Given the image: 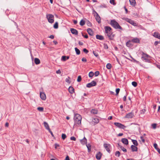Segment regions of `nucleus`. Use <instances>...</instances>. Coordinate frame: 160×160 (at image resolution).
Returning a JSON list of instances; mask_svg holds the SVG:
<instances>
[{"label":"nucleus","mask_w":160,"mask_h":160,"mask_svg":"<svg viewBox=\"0 0 160 160\" xmlns=\"http://www.w3.org/2000/svg\"><path fill=\"white\" fill-rule=\"evenodd\" d=\"M154 148L156 149V148H158L157 147H158V145L157 144L155 143L154 144Z\"/></svg>","instance_id":"obj_57"},{"label":"nucleus","mask_w":160,"mask_h":160,"mask_svg":"<svg viewBox=\"0 0 160 160\" xmlns=\"http://www.w3.org/2000/svg\"><path fill=\"white\" fill-rule=\"evenodd\" d=\"M131 41L129 40L126 43V46L128 47H130L132 46V45L130 43Z\"/></svg>","instance_id":"obj_29"},{"label":"nucleus","mask_w":160,"mask_h":160,"mask_svg":"<svg viewBox=\"0 0 160 160\" xmlns=\"http://www.w3.org/2000/svg\"><path fill=\"white\" fill-rule=\"evenodd\" d=\"M49 132L50 133L51 135H52V136L53 137L54 136V135L52 133V131L50 130H50H48Z\"/></svg>","instance_id":"obj_61"},{"label":"nucleus","mask_w":160,"mask_h":160,"mask_svg":"<svg viewBox=\"0 0 160 160\" xmlns=\"http://www.w3.org/2000/svg\"><path fill=\"white\" fill-rule=\"evenodd\" d=\"M157 124L156 123H153L152 124V128L155 129L156 128Z\"/></svg>","instance_id":"obj_47"},{"label":"nucleus","mask_w":160,"mask_h":160,"mask_svg":"<svg viewBox=\"0 0 160 160\" xmlns=\"http://www.w3.org/2000/svg\"><path fill=\"white\" fill-rule=\"evenodd\" d=\"M56 73H58V74H60L61 73V72L60 71V70H58L57 71H56Z\"/></svg>","instance_id":"obj_59"},{"label":"nucleus","mask_w":160,"mask_h":160,"mask_svg":"<svg viewBox=\"0 0 160 160\" xmlns=\"http://www.w3.org/2000/svg\"><path fill=\"white\" fill-rule=\"evenodd\" d=\"M68 91L71 94H72L74 92V89L72 86L69 87L68 88Z\"/></svg>","instance_id":"obj_23"},{"label":"nucleus","mask_w":160,"mask_h":160,"mask_svg":"<svg viewBox=\"0 0 160 160\" xmlns=\"http://www.w3.org/2000/svg\"><path fill=\"white\" fill-rule=\"evenodd\" d=\"M131 148L132 152H136L138 150V148L134 145H132L131 146Z\"/></svg>","instance_id":"obj_19"},{"label":"nucleus","mask_w":160,"mask_h":160,"mask_svg":"<svg viewBox=\"0 0 160 160\" xmlns=\"http://www.w3.org/2000/svg\"><path fill=\"white\" fill-rule=\"evenodd\" d=\"M40 98L42 100H44L46 99V96L44 92H40Z\"/></svg>","instance_id":"obj_12"},{"label":"nucleus","mask_w":160,"mask_h":160,"mask_svg":"<svg viewBox=\"0 0 160 160\" xmlns=\"http://www.w3.org/2000/svg\"><path fill=\"white\" fill-rule=\"evenodd\" d=\"M153 36L156 38L160 39V34L158 32H155L153 34Z\"/></svg>","instance_id":"obj_20"},{"label":"nucleus","mask_w":160,"mask_h":160,"mask_svg":"<svg viewBox=\"0 0 160 160\" xmlns=\"http://www.w3.org/2000/svg\"><path fill=\"white\" fill-rule=\"evenodd\" d=\"M121 141L125 145H128V140L125 138H123L122 139Z\"/></svg>","instance_id":"obj_21"},{"label":"nucleus","mask_w":160,"mask_h":160,"mask_svg":"<svg viewBox=\"0 0 160 160\" xmlns=\"http://www.w3.org/2000/svg\"><path fill=\"white\" fill-rule=\"evenodd\" d=\"M82 80V78L81 76H79L78 77V79L77 80V81L78 82H80Z\"/></svg>","instance_id":"obj_42"},{"label":"nucleus","mask_w":160,"mask_h":160,"mask_svg":"<svg viewBox=\"0 0 160 160\" xmlns=\"http://www.w3.org/2000/svg\"><path fill=\"white\" fill-rule=\"evenodd\" d=\"M112 65L110 63H108L106 65V68L108 69H110L111 68Z\"/></svg>","instance_id":"obj_32"},{"label":"nucleus","mask_w":160,"mask_h":160,"mask_svg":"<svg viewBox=\"0 0 160 160\" xmlns=\"http://www.w3.org/2000/svg\"><path fill=\"white\" fill-rule=\"evenodd\" d=\"M82 36H83V37H84L85 38H88V35H87V34H86L85 35H84V34L82 33Z\"/></svg>","instance_id":"obj_49"},{"label":"nucleus","mask_w":160,"mask_h":160,"mask_svg":"<svg viewBox=\"0 0 160 160\" xmlns=\"http://www.w3.org/2000/svg\"><path fill=\"white\" fill-rule=\"evenodd\" d=\"M61 60L63 61H65L67 60L66 59V56H62L61 58Z\"/></svg>","instance_id":"obj_38"},{"label":"nucleus","mask_w":160,"mask_h":160,"mask_svg":"<svg viewBox=\"0 0 160 160\" xmlns=\"http://www.w3.org/2000/svg\"><path fill=\"white\" fill-rule=\"evenodd\" d=\"M80 142L82 145H84L85 144L87 143V139L86 138L84 137V138L80 140Z\"/></svg>","instance_id":"obj_18"},{"label":"nucleus","mask_w":160,"mask_h":160,"mask_svg":"<svg viewBox=\"0 0 160 160\" xmlns=\"http://www.w3.org/2000/svg\"><path fill=\"white\" fill-rule=\"evenodd\" d=\"M53 27L55 29H57L58 28V23L57 22H55L54 25Z\"/></svg>","instance_id":"obj_34"},{"label":"nucleus","mask_w":160,"mask_h":160,"mask_svg":"<svg viewBox=\"0 0 160 160\" xmlns=\"http://www.w3.org/2000/svg\"><path fill=\"white\" fill-rule=\"evenodd\" d=\"M70 139L71 140H73V141H75L76 140V138L74 137H71L70 138Z\"/></svg>","instance_id":"obj_51"},{"label":"nucleus","mask_w":160,"mask_h":160,"mask_svg":"<svg viewBox=\"0 0 160 160\" xmlns=\"http://www.w3.org/2000/svg\"><path fill=\"white\" fill-rule=\"evenodd\" d=\"M86 23L87 25L89 27H91L92 26V23L91 22H90V21L87 20L86 21Z\"/></svg>","instance_id":"obj_35"},{"label":"nucleus","mask_w":160,"mask_h":160,"mask_svg":"<svg viewBox=\"0 0 160 160\" xmlns=\"http://www.w3.org/2000/svg\"><path fill=\"white\" fill-rule=\"evenodd\" d=\"M142 55L141 58L143 61H144L145 62H150V60L149 59L150 58V56L147 53H144L143 52H142Z\"/></svg>","instance_id":"obj_4"},{"label":"nucleus","mask_w":160,"mask_h":160,"mask_svg":"<svg viewBox=\"0 0 160 160\" xmlns=\"http://www.w3.org/2000/svg\"><path fill=\"white\" fill-rule=\"evenodd\" d=\"M146 111L145 109H143L141 112V114H144Z\"/></svg>","instance_id":"obj_56"},{"label":"nucleus","mask_w":160,"mask_h":160,"mask_svg":"<svg viewBox=\"0 0 160 160\" xmlns=\"http://www.w3.org/2000/svg\"><path fill=\"white\" fill-rule=\"evenodd\" d=\"M94 75V73L92 72H90L89 73V76L90 78H92Z\"/></svg>","instance_id":"obj_36"},{"label":"nucleus","mask_w":160,"mask_h":160,"mask_svg":"<svg viewBox=\"0 0 160 160\" xmlns=\"http://www.w3.org/2000/svg\"><path fill=\"white\" fill-rule=\"evenodd\" d=\"M75 50L76 52V54L77 55H79L80 53V50L77 48H75Z\"/></svg>","instance_id":"obj_30"},{"label":"nucleus","mask_w":160,"mask_h":160,"mask_svg":"<svg viewBox=\"0 0 160 160\" xmlns=\"http://www.w3.org/2000/svg\"><path fill=\"white\" fill-rule=\"evenodd\" d=\"M105 32L107 34V36H108L109 39L110 40H113L114 39L115 35L113 34L112 32V28L109 26H105L104 27Z\"/></svg>","instance_id":"obj_1"},{"label":"nucleus","mask_w":160,"mask_h":160,"mask_svg":"<svg viewBox=\"0 0 160 160\" xmlns=\"http://www.w3.org/2000/svg\"><path fill=\"white\" fill-rule=\"evenodd\" d=\"M114 125L117 127L123 129L126 128V126H125L124 125L119 122H114Z\"/></svg>","instance_id":"obj_7"},{"label":"nucleus","mask_w":160,"mask_h":160,"mask_svg":"<svg viewBox=\"0 0 160 160\" xmlns=\"http://www.w3.org/2000/svg\"><path fill=\"white\" fill-rule=\"evenodd\" d=\"M82 118L81 116L78 114H75L74 117V125L78 126L81 125Z\"/></svg>","instance_id":"obj_2"},{"label":"nucleus","mask_w":160,"mask_h":160,"mask_svg":"<svg viewBox=\"0 0 160 160\" xmlns=\"http://www.w3.org/2000/svg\"><path fill=\"white\" fill-rule=\"evenodd\" d=\"M131 41L134 43H140V40L139 39L137 38H134L132 39Z\"/></svg>","instance_id":"obj_16"},{"label":"nucleus","mask_w":160,"mask_h":160,"mask_svg":"<svg viewBox=\"0 0 160 160\" xmlns=\"http://www.w3.org/2000/svg\"><path fill=\"white\" fill-rule=\"evenodd\" d=\"M34 62L37 65L38 64L40 63V60L37 58H35Z\"/></svg>","instance_id":"obj_26"},{"label":"nucleus","mask_w":160,"mask_h":160,"mask_svg":"<svg viewBox=\"0 0 160 160\" xmlns=\"http://www.w3.org/2000/svg\"><path fill=\"white\" fill-rule=\"evenodd\" d=\"M97 85L96 82L94 81H92L91 82L88 83L86 85V87L90 88L92 87L95 86Z\"/></svg>","instance_id":"obj_9"},{"label":"nucleus","mask_w":160,"mask_h":160,"mask_svg":"<svg viewBox=\"0 0 160 160\" xmlns=\"http://www.w3.org/2000/svg\"><path fill=\"white\" fill-rule=\"evenodd\" d=\"M130 57H131V58H132V59L133 60V61L134 62H136L137 63H138L139 62L137 61L136 60H135V59H134V58H133L131 56H130Z\"/></svg>","instance_id":"obj_46"},{"label":"nucleus","mask_w":160,"mask_h":160,"mask_svg":"<svg viewBox=\"0 0 160 160\" xmlns=\"http://www.w3.org/2000/svg\"><path fill=\"white\" fill-rule=\"evenodd\" d=\"M62 138L63 140H64L66 138V135L65 134L62 133Z\"/></svg>","instance_id":"obj_40"},{"label":"nucleus","mask_w":160,"mask_h":160,"mask_svg":"<svg viewBox=\"0 0 160 160\" xmlns=\"http://www.w3.org/2000/svg\"><path fill=\"white\" fill-rule=\"evenodd\" d=\"M99 120L97 118H93L92 120V122L94 125L97 124L99 122Z\"/></svg>","instance_id":"obj_14"},{"label":"nucleus","mask_w":160,"mask_h":160,"mask_svg":"<svg viewBox=\"0 0 160 160\" xmlns=\"http://www.w3.org/2000/svg\"><path fill=\"white\" fill-rule=\"evenodd\" d=\"M85 24V21L83 19L81 20L80 22V24L81 26H83Z\"/></svg>","instance_id":"obj_31"},{"label":"nucleus","mask_w":160,"mask_h":160,"mask_svg":"<svg viewBox=\"0 0 160 160\" xmlns=\"http://www.w3.org/2000/svg\"><path fill=\"white\" fill-rule=\"evenodd\" d=\"M115 0H110V2L111 4H114V2Z\"/></svg>","instance_id":"obj_60"},{"label":"nucleus","mask_w":160,"mask_h":160,"mask_svg":"<svg viewBox=\"0 0 160 160\" xmlns=\"http://www.w3.org/2000/svg\"><path fill=\"white\" fill-rule=\"evenodd\" d=\"M122 19L123 20L126 21L134 26H137L138 25L137 23L135 22L134 21L130 19H129L127 18H123Z\"/></svg>","instance_id":"obj_5"},{"label":"nucleus","mask_w":160,"mask_h":160,"mask_svg":"<svg viewBox=\"0 0 160 160\" xmlns=\"http://www.w3.org/2000/svg\"><path fill=\"white\" fill-rule=\"evenodd\" d=\"M96 38L97 39L102 40L104 39V37L101 35L97 34L96 35Z\"/></svg>","instance_id":"obj_22"},{"label":"nucleus","mask_w":160,"mask_h":160,"mask_svg":"<svg viewBox=\"0 0 160 160\" xmlns=\"http://www.w3.org/2000/svg\"><path fill=\"white\" fill-rule=\"evenodd\" d=\"M44 127L48 130H50V128L48 123L46 122H44L43 123Z\"/></svg>","instance_id":"obj_24"},{"label":"nucleus","mask_w":160,"mask_h":160,"mask_svg":"<svg viewBox=\"0 0 160 160\" xmlns=\"http://www.w3.org/2000/svg\"><path fill=\"white\" fill-rule=\"evenodd\" d=\"M132 85L134 87H136L137 86V83L135 82H132Z\"/></svg>","instance_id":"obj_41"},{"label":"nucleus","mask_w":160,"mask_h":160,"mask_svg":"<svg viewBox=\"0 0 160 160\" xmlns=\"http://www.w3.org/2000/svg\"><path fill=\"white\" fill-rule=\"evenodd\" d=\"M102 154L100 152H99L97 153L96 155V158L98 160H100L101 158Z\"/></svg>","instance_id":"obj_15"},{"label":"nucleus","mask_w":160,"mask_h":160,"mask_svg":"<svg viewBox=\"0 0 160 160\" xmlns=\"http://www.w3.org/2000/svg\"><path fill=\"white\" fill-rule=\"evenodd\" d=\"M103 146L106 150L109 153L110 152V149L111 148V145L109 144L104 143Z\"/></svg>","instance_id":"obj_8"},{"label":"nucleus","mask_w":160,"mask_h":160,"mask_svg":"<svg viewBox=\"0 0 160 160\" xmlns=\"http://www.w3.org/2000/svg\"><path fill=\"white\" fill-rule=\"evenodd\" d=\"M140 138H141L142 142L144 143L145 142V140L144 138L142 136H141Z\"/></svg>","instance_id":"obj_50"},{"label":"nucleus","mask_w":160,"mask_h":160,"mask_svg":"<svg viewBox=\"0 0 160 160\" xmlns=\"http://www.w3.org/2000/svg\"><path fill=\"white\" fill-rule=\"evenodd\" d=\"M159 43V42L155 41L154 43V45L155 46H157Z\"/></svg>","instance_id":"obj_58"},{"label":"nucleus","mask_w":160,"mask_h":160,"mask_svg":"<svg viewBox=\"0 0 160 160\" xmlns=\"http://www.w3.org/2000/svg\"><path fill=\"white\" fill-rule=\"evenodd\" d=\"M37 109L40 112H42L43 111L44 108L43 107H39L37 108Z\"/></svg>","instance_id":"obj_37"},{"label":"nucleus","mask_w":160,"mask_h":160,"mask_svg":"<svg viewBox=\"0 0 160 160\" xmlns=\"http://www.w3.org/2000/svg\"><path fill=\"white\" fill-rule=\"evenodd\" d=\"M134 116V114L133 112H131L126 114L124 117L125 118H131Z\"/></svg>","instance_id":"obj_10"},{"label":"nucleus","mask_w":160,"mask_h":160,"mask_svg":"<svg viewBox=\"0 0 160 160\" xmlns=\"http://www.w3.org/2000/svg\"><path fill=\"white\" fill-rule=\"evenodd\" d=\"M87 32L90 35L92 36H93L94 33L91 29L90 28L87 29Z\"/></svg>","instance_id":"obj_17"},{"label":"nucleus","mask_w":160,"mask_h":160,"mask_svg":"<svg viewBox=\"0 0 160 160\" xmlns=\"http://www.w3.org/2000/svg\"><path fill=\"white\" fill-rule=\"evenodd\" d=\"M110 24L113 28L116 29H119L121 30L123 29L118 23L114 19L111 20Z\"/></svg>","instance_id":"obj_3"},{"label":"nucleus","mask_w":160,"mask_h":160,"mask_svg":"<svg viewBox=\"0 0 160 160\" xmlns=\"http://www.w3.org/2000/svg\"><path fill=\"white\" fill-rule=\"evenodd\" d=\"M133 144L135 146H137L138 145V143L137 141L136 140H132Z\"/></svg>","instance_id":"obj_28"},{"label":"nucleus","mask_w":160,"mask_h":160,"mask_svg":"<svg viewBox=\"0 0 160 160\" xmlns=\"http://www.w3.org/2000/svg\"><path fill=\"white\" fill-rule=\"evenodd\" d=\"M94 12L96 14V15L95 14L94 15L98 23H100L101 22V18L98 14L95 11Z\"/></svg>","instance_id":"obj_11"},{"label":"nucleus","mask_w":160,"mask_h":160,"mask_svg":"<svg viewBox=\"0 0 160 160\" xmlns=\"http://www.w3.org/2000/svg\"><path fill=\"white\" fill-rule=\"evenodd\" d=\"M130 4L132 6H135L136 4L135 0H129Z\"/></svg>","instance_id":"obj_25"},{"label":"nucleus","mask_w":160,"mask_h":160,"mask_svg":"<svg viewBox=\"0 0 160 160\" xmlns=\"http://www.w3.org/2000/svg\"><path fill=\"white\" fill-rule=\"evenodd\" d=\"M49 38L51 39H53L54 38V36L53 35H51L49 37Z\"/></svg>","instance_id":"obj_63"},{"label":"nucleus","mask_w":160,"mask_h":160,"mask_svg":"<svg viewBox=\"0 0 160 160\" xmlns=\"http://www.w3.org/2000/svg\"><path fill=\"white\" fill-rule=\"evenodd\" d=\"M70 31L72 34H75V35H77L78 34V31L75 29L71 28L70 29Z\"/></svg>","instance_id":"obj_13"},{"label":"nucleus","mask_w":160,"mask_h":160,"mask_svg":"<svg viewBox=\"0 0 160 160\" xmlns=\"http://www.w3.org/2000/svg\"><path fill=\"white\" fill-rule=\"evenodd\" d=\"M82 62H86L87 61V59L85 58H83L82 59Z\"/></svg>","instance_id":"obj_53"},{"label":"nucleus","mask_w":160,"mask_h":160,"mask_svg":"<svg viewBox=\"0 0 160 160\" xmlns=\"http://www.w3.org/2000/svg\"><path fill=\"white\" fill-rule=\"evenodd\" d=\"M93 53L94 54V55L97 57H99L98 54V52L94 51H93Z\"/></svg>","instance_id":"obj_39"},{"label":"nucleus","mask_w":160,"mask_h":160,"mask_svg":"<svg viewBox=\"0 0 160 160\" xmlns=\"http://www.w3.org/2000/svg\"><path fill=\"white\" fill-rule=\"evenodd\" d=\"M115 155L118 157L120 156V153L119 151H116L115 153Z\"/></svg>","instance_id":"obj_33"},{"label":"nucleus","mask_w":160,"mask_h":160,"mask_svg":"<svg viewBox=\"0 0 160 160\" xmlns=\"http://www.w3.org/2000/svg\"><path fill=\"white\" fill-rule=\"evenodd\" d=\"M91 112L93 114H97L98 113V110L96 109H92L91 110Z\"/></svg>","instance_id":"obj_27"},{"label":"nucleus","mask_w":160,"mask_h":160,"mask_svg":"<svg viewBox=\"0 0 160 160\" xmlns=\"http://www.w3.org/2000/svg\"><path fill=\"white\" fill-rule=\"evenodd\" d=\"M156 150H157L158 152L160 154V149L159 148H156Z\"/></svg>","instance_id":"obj_64"},{"label":"nucleus","mask_w":160,"mask_h":160,"mask_svg":"<svg viewBox=\"0 0 160 160\" xmlns=\"http://www.w3.org/2000/svg\"><path fill=\"white\" fill-rule=\"evenodd\" d=\"M65 160H70L69 157L68 156H66Z\"/></svg>","instance_id":"obj_62"},{"label":"nucleus","mask_w":160,"mask_h":160,"mask_svg":"<svg viewBox=\"0 0 160 160\" xmlns=\"http://www.w3.org/2000/svg\"><path fill=\"white\" fill-rule=\"evenodd\" d=\"M54 146H55V148L56 149L59 146V144H57V143H55V145H54Z\"/></svg>","instance_id":"obj_55"},{"label":"nucleus","mask_w":160,"mask_h":160,"mask_svg":"<svg viewBox=\"0 0 160 160\" xmlns=\"http://www.w3.org/2000/svg\"><path fill=\"white\" fill-rule=\"evenodd\" d=\"M70 78L69 77H68V78H67L65 79V81L66 82H68L69 83H70Z\"/></svg>","instance_id":"obj_45"},{"label":"nucleus","mask_w":160,"mask_h":160,"mask_svg":"<svg viewBox=\"0 0 160 160\" xmlns=\"http://www.w3.org/2000/svg\"><path fill=\"white\" fill-rule=\"evenodd\" d=\"M120 148L124 152H127V149L124 148L123 147L120 146Z\"/></svg>","instance_id":"obj_43"},{"label":"nucleus","mask_w":160,"mask_h":160,"mask_svg":"<svg viewBox=\"0 0 160 160\" xmlns=\"http://www.w3.org/2000/svg\"><path fill=\"white\" fill-rule=\"evenodd\" d=\"M104 48L105 49H107L108 48V46L107 44H104Z\"/></svg>","instance_id":"obj_54"},{"label":"nucleus","mask_w":160,"mask_h":160,"mask_svg":"<svg viewBox=\"0 0 160 160\" xmlns=\"http://www.w3.org/2000/svg\"><path fill=\"white\" fill-rule=\"evenodd\" d=\"M99 74V72L98 71H97L95 72L94 75L96 77L98 76Z\"/></svg>","instance_id":"obj_48"},{"label":"nucleus","mask_w":160,"mask_h":160,"mask_svg":"<svg viewBox=\"0 0 160 160\" xmlns=\"http://www.w3.org/2000/svg\"><path fill=\"white\" fill-rule=\"evenodd\" d=\"M83 51L86 53H87L88 52V51L86 48H84L83 50Z\"/></svg>","instance_id":"obj_52"},{"label":"nucleus","mask_w":160,"mask_h":160,"mask_svg":"<svg viewBox=\"0 0 160 160\" xmlns=\"http://www.w3.org/2000/svg\"><path fill=\"white\" fill-rule=\"evenodd\" d=\"M46 18L48 22L51 23H53L54 22V16L51 14H48L46 15Z\"/></svg>","instance_id":"obj_6"},{"label":"nucleus","mask_w":160,"mask_h":160,"mask_svg":"<svg viewBox=\"0 0 160 160\" xmlns=\"http://www.w3.org/2000/svg\"><path fill=\"white\" fill-rule=\"evenodd\" d=\"M120 89L119 88H116V95L117 96L118 95V93H119V92L120 91Z\"/></svg>","instance_id":"obj_44"}]
</instances>
